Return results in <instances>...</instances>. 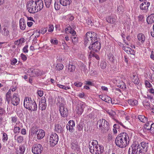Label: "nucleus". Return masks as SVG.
<instances>
[{"mask_svg": "<svg viewBox=\"0 0 154 154\" xmlns=\"http://www.w3.org/2000/svg\"><path fill=\"white\" fill-rule=\"evenodd\" d=\"M97 35L94 32H87L84 38L85 45L90 44L89 48L94 52L98 51L100 48L101 45L100 42L97 39Z\"/></svg>", "mask_w": 154, "mask_h": 154, "instance_id": "1", "label": "nucleus"}, {"mask_svg": "<svg viewBox=\"0 0 154 154\" xmlns=\"http://www.w3.org/2000/svg\"><path fill=\"white\" fill-rule=\"evenodd\" d=\"M129 140L127 134L123 133L118 136L115 140L116 145L121 148L126 147L129 143Z\"/></svg>", "mask_w": 154, "mask_h": 154, "instance_id": "2", "label": "nucleus"}, {"mask_svg": "<svg viewBox=\"0 0 154 154\" xmlns=\"http://www.w3.org/2000/svg\"><path fill=\"white\" fill-rule=\"evenodd\" d=\"M97 127H99V129L103 133L107 132L109 129L108 122L104 119L99 120L97 122Z\"/></svg>", "mask_w": 154, "mask_h": 154, "instance_id": "3", "label": "nucleus"}, {"mask_svg": "<svg viewBox=\"0 0 154 154\" xmlns=\"http://www.w3.org/2000/svg\"><path fill=\"white\" fill-rule=\"evenodd\" d=\"M26 8L29 13L31 14H35L38 11L34 3V1L31 0L28 1L26 4Z\"/></svg>", "mask_w": 154, "mask_h": 154, "instance_id": "4", "label": "nucleus"}, {"mask_svg": "<svg viewBox=\"0 0 154 154\" xmlns=\"http://www.w3.org/2000/svg\"><path fill=\"white\" fill-rule=\"evenodd\" d=\"M43 150V147L42 145L38 143L35 144L32 148V152L35 154H39L41 153Z\"/></svg>", "mask_w": 154, "mask_h": 154, "instance_id": "5", "label": "nucleus"}, {"mask_svg": "<svg viewBox=\"0 0 154 154\" xmlns=\"http://www.w3.org/2000/svg\"><path fill=\"white\" fill-rule=\"evenodd\" d=\"M58 139V137L56 133L51 134L50 137L49 142L50 145L52 146H54L57 143Z\"/></svg>", "mask_w": 154, "mask_h": 154, "instance_id": "6", "label": "nucleus"}, {"mask_svg": "<svg viewBox=\"0 0 154 154\" xmlns=\"http://www.w3.org/2000/svg\"><path fill=\"white\" fill-rule=\"evenodd\" d=\"M59 111L61 116L63 117H66L68 116L67 110L63 104L60 103L59 105Z\"/></svg>", "mask_w": 154, "mask_h": 154, "instance_id": "7", "label": "nucleus"}, {"mask_svg": "<svg viewBox=\"0 0 154 154\" xmlns=\"http://www.w3.org/2000/svg\"><path fill=\"white\" fill-rule=\"evenodd\" d=\"M27 75L31 77L38 76L40 75V70L38 69H29L26 72Z\"/></svg>", "mask_w": 154, "mask_h": 154, "instance_id": "8", "label": "nucleus"}, {"mask_svg": "<svg viewBox=\"0 0 154 154\" xmlns=\"http://www.w3.org/2000/svg\"><path fill=\"white\" fill-rule=\"evenodd\" d=\"M33 100L31 98L28 97H26L24 99L23 105L26 109H29L31 104L33 103Z\"/></svg>", "mask_w": 154, "mask_h": 154, "instance_id": "9", "label": "nucleus"}, {"mask_svg": "<svg viewBox=\"0 0 154 154\" xmlns=\"http://www.w3.org/2000/svg\"><path fill=\"white\" fill-rule=\"evenodd\" d=\"M20 102L19 95L17 93H14L12 97L11 103L14 106L17 105Z\"/></svg>", "mask_w": 154, "mask_h": 154, "instance_id": "10", "label": "nucleus"}, {"mask_svg": "<svg viewBox=\"0 0 154 154\" xmlns=\"http://www.w3.org/2000/svg\"><path fill=\"white\" fill-rule=\"evenodd\" d=\"M46 99L45 97H43L42 98L41 100L39 102V108H40L42 110H45L47 106L46 103Z\"/></svg>", "mask_w": 154, "mask_h": 154, "instance_id": "11", "label": "nucleus"}, {"mask_svg": "<svg viewBox=\"0 0 154 154\" xmlns=\"http://www.w3.org/2000/svg\"><path fill=\"white\" fill-rule=\"evenodd\" d=\"M35 134L37 136V138L38 140L42 139L45 136V132L42 129H40L37 131L35 130Z\"/></svg>", "mask_w": 154, "mask_h": 154, "instance_id": "12", "label": "nucleus"}, {"mask_svg": "<svg viewBox=\"0 0 154 154\" xmlns=\"http://www.w3.org/2000/svg\"><path fill=\"white\" fill-rule=\"evenodd\" d=\"M34 3L38 12L40 11L43 8V3L42 0L35 1Z\"/></svg>", "mask_w": 154, "mask_h": 154, "instance_id": "13", "label": "nucleus"}, {"mask_svg": "<svg viewBox=\"0 0 154 154\" xmlns=\"http://www.w3.org/2000/svg\"><path fill=\"white\" fill-rule=\"evenodd\" d=\"M91 144L92 146H90V145H89L90 151L92 154H94L95 152L94 148L95 147L97 146L98 145V142L97 140H93L91 142Z\"/></svg>", "mask_w": 154, "mask_h": 154, "instance_id": "14", "label": "nucleus"}, {"mask_svg": "<svg viewBox=\"0 0 154 154\" xmlns=\"http://www.w3.org/2000/svg\"><path fill=\"white\" fill-rule=\"evenodd\" d=\"M137 38L140 42L139 45H140V43L143 44L145 42L146 37L145 35L142 33H139L137 35Z\"/></svg>", "mask_w": 154, "mask_h": 154, "instance_id": "15", "label": "nucleus"}, {"mask_svg": "<svg viewBox=\"0 0 154 154\" xmlns=\"http://www.w3.org/2000/svg\"><path fill=\"white\" fill-rule=\"evenodd\" d=\"M71 148L73 150H77L79 149V146L78 145V143L76 140H73L71 141Z\"/></svg>", "mask_w": 154, "mask_h": 154, "instance_id": "16", "label": "nucleus"}, {"mask_svg": "<svg viewBox=\"0 0 154 154\" xmlns=\"http://www.w3.org/2000/svg\"><path fill=\"white\" fill-rule=\"evenodd\" d=\"M94 148L95 149V151H94L95 154H101L103 152V147L100 145L95 147Z\"/></svg>", "mask_w": 154, "mask_h": 154, "instance_id": "17", "label": "nucleus"}, {"mask_svg": "<svg viewBox=\"0 0 154 154\" xmlns=\"http://www.w3.org/2000/svg\"><path fill=\"white\" fill-rule=\"evenodd\" d=\"M99 97L103 101L109 103L112 102L111 98L108 96L105 95H100Z\"/></svg>", "mask_w": 154, "mask_h": 154, "instance_id": "18", "label": "nucleus"}, {"mask_svg": "<svg viewBox=\"0 0 154 154\" xmlns=\"http://www.w3.org/2000/svg\"><path fill=\"white\" fill-rule=\"evenodd\" d=\"M122 48L127 54L133 55H135V52L134 51L131 49L130 47L124 46Z\"/></svg>", "mask_w": 154, "mask_h": 154, "instance_id": "19", "label": "nucleus"}, {"mask_svg": "<svg viewBox=\"0 0 154 154\" xmlns=\"http://www.w3.org/2000/svg\"><path fill=\"white\" fill-rule=\"evenodd\" d=\"M106 20L109 23H113L116 22L115 17L113 16L112 15L108 16L106 17Z\"/></svg>", "mask_w": 154, "mask_h": 154, "instance_id": "20", "label": "nucleus"}, {"mask_svg": "<svg viewBox=\"0 0 154 154\" xmlns=\"http://www.w3.org/2000/svg\"><path fill=\"white\" fill-rule=\"evenodd\" d=\"M150 5L149 2H146L142 3L140 5V8L142 10H146L148 9Z\"/></svg>", "mask_w": 154, "mask_h": 154, "instance_id": "21", "label": "nucleus"}, {"mask_svg": "<svg viewBox=\"0 0 154 154\" xmlns=\"http://www.w3.org/2000/svg\"><path fill=\"white\" fill-rule=\"evenodd\" d=\"M19 147V149L16 152V154H24L26 149L25 146L22 145L20 146Z\"/></svg>", "mask_w": 154, "mask_h": 154, "instance_id": "22", "label": "nucleus"}, {"mask_svg": "<svg viewBox=\"0 0 154 154\" xmlns=\"http://www.w3.org/2000/svg\"><path fill=\"white\" fill-rule=\"evenodd\" d=\"M55 131L59 133H62L63 132V128L59 124H56L55 125Z\"/></svg>", "mask_w": 154, "mask_h": 154, "instance_id": "23", "label": "nucleus"}, {"mask_svg": "<svg viewBox=\"0 0 154 154\" xmlns=\"http://www.w3.org/2000/svg\"><path fill=\"white\" fill-rule=\"evenodd\" d=\"M146 21L148 24H151L154 23V14H152L147 17Z\"/></svg>", "mask_w": 154, "mask_h": 154, "instance_id": "24", "label": "nucleus"}, {"mask_svg": "<svg viewBox=\"0 0 154 154\" xmlns=\"http://www.w3.org/2000/svg\"><path fill=\"white\" fill-rule=\"evenodd\" d=\"M20 29L23 30L25 29L26 27V24L24 20L21 18L20 20Z\"/></svg>", "mask_w": 154, "mask_h": 154, "instance_id": "25", "label": "nucleus"}, {"mask_svg": "<svg viewBox=\"0 0 154 154\" xmlns=\"http://www.w3.org/2000/svg\"><path fill=\"white\" fill-rule=\"evenodd\" d=\"M65 32L66 33L68 34V33H69L72 35H75L76 34V32L71 27H68L66 28L65 29Z\"/></svg>", "mask_w": 154, "mask_h": 154, "instance_id": "26", "label": "nucleus"}, {"mask_svg": "<svg viewBox=\"0 0 154 154\" xmlns=\"http://www.w3.org/2000/svg\"><path fill=\"white\" fill-rule=\"evenodd\" d=\"M140 146V145H139L136 142L134 143L131 145V147L129 148L135 151L136 152L137 150L138 147Z\"/></svg>", "mask_w": 154, "mask_h": 154, "instance_id": "27", "label": "nucleus"}, {"mask_svg": "<svg viewBox=\"0 0 154 154\" xmlns=\"http://www.w3.org/2000/svg\"><path fill=\"white\" fill-rule=\"evenodd\" d=\"M60 3L63 6L69 5L72 2L71 0H60Z\"/></svg>", "mask_w": 154, "mask_h": 154, "instance_id": "28", "label": "nucleus"}, {"mask_svg": "<svg viewBox=\"0 0 154 154\" xmlns=\"http://www.w3.org/2000/svg\"><path fill=\"white\" fill-rule=\"evenodd\" d=\"M33 103L31 104V106L29 110L36 111L37 110V106L36 103L35 102V101L33 100Z\"/></svg>", "mask_w": 154, "mask_h": 154, "instance_id": "29", "label": "nucleus"}, {"mask_svg": "<svg viewBox=\"0 0 154 154\" xmlns=\"http://www.w3.org/2000/svg\"><path fill=\"white\" fill-rule=\"evenodd\" d=\"M143 103L145 108L147 109H149L150 108L151 105L150 102L146 100L144 101L143 102Z\"/></svg>", "mask_w": 154, "mask_h": 154, "instance_id": "30", "label": "nucleus"}, {"mask_svg": "<svg viewBox=\"0 0 154 154\" xmlns=\"http://www.w3.org/2000/svg\"><path fill=\"white\" fill-rule=\"evenodd\" d=\"M138 118L141 122L143 123H145L148 121L147 118L143 115H139L138 116Z\"/></svg>", "mask_w": 154, "mask_h": 154, "instance_id": "31", "label": "nucleus"}, {"mask_svg": "<svg viewBox=\"0 0 154 154\" xmlns=\"http://www.w3.org/2000/svg\"><path fill=\"white\" fill-rule=\"evenodd\" d=\"M132 81L136 84H138L140 82V80L137 76L136 75H133L132 77Z\"/></svg>", "mask_w": 154, "mask_h": 154, "instance_id": "32", "label": "nucleus"}, {"mask_svg": "<svg viewBox=\"0 0 154 154\" xmlns=\"http://www.w3.org/2000/svg\"><path fill=\"white\" fill-rule=\"evenodd\" d=\"M57 85L59 88L65 90L71 89L70 87L68 85H67V84H66V85H64L60 84H57Z\"/></svg>", "mask_w": 154, "mask_h": 154, "instance_id": "33", "label": "nucleus"}, {"mask_svg": "<svg viewBox=\"0 0 154 154\" xmlns=\"http://www.w3.org/2000/svg\"><path fill=\"white\" fill-rule=\"evenodd\" d=\"M11 89H10L9 91L7 93L6 95V100L7 101L8 103H9L11 97Z\"/></svg>", "mask_w": 154, "mask_h": 154, "instance_id": "34", "label": "nucleus"}, {"mask_svg": "<svg viewBox=\"0 0 154 154\" xmlns=\"http://www.w3.org/2000/svg\"><path fill=\"white\" fill-rule=\"evenodd\" d=\"M75 67L74 65L69 64L68 66V71L69 72H73L75 71Z\"/></svg>", "mask_w": 154, "mask_h": 154, "instance_id": "35", "label": "nucleus"}, {"mask_svg": "<svg viewBox=\"0 0 154 154\" xmlns=\"http://www.w3.org/2000/svg\"><path fill=\"white\" fill-rule=\"evenodd\" d=\"M128 103L130 105L132 106H135L137 104L138 101L136 100H129Z\"/></svg>", "mask_w": 154, "mask_h": 154, "instance_id": "36", "label": "nucleus"}, {"mask_svg": "<svg viewBox=\"0 0 154 154\" xmlns=\"http://www.w3.org/2000/svg\"><path fill=\"white\" fill-rule=\"evenodd\" d=\"M84 124L82 122H80L77 126V128L79 131H82L84 126Z\"/></svg>", "mask_w": 154, "mask_h": 154, "instance_id": "37", "label": "nucleus"}, {"mask_svg": "<svg viewBox=\"0 0 154 154\" xmlns=\"http://www.w3.org/2000/svg\"><path fill=\"white\" fill-rule=\"evenodd\" d=\"M81 69L82 72H83L85 73H87L88 72V70L87 67L84 64H82L81 66Z\"/></svg>", "mask_w": 154, "mask_h": 154, "instance_id": "38", "label": "nucleus"}, {"mask_svg": "<svg viewBox=\"0 0 154 154\" xmlns=\"http://www.w3.org/2000/svg\"><path fill=\"white\" fill-rule=\"evenodd\" d=\"M24 39L23 38H21L20 39L15 41L14 42V44L15 45H19L20 44L24 42Z\"/></svg>", "mask_w": 154, "mask_h": 154, "instance_id": "39", "label": "nucleus"}, {"mask_svg": "<svg viewBox=\"0 0 154 154\" xmlns=\"http://www.w3.org/2000/svg\"><path fill=\"white\" fill-rule=\"evenodd\" d=\"M6 123V121L2 117L0 116V126L2 127L5 126Z\"/></svg>", "mask_w": 154, "mask_h": 154, "instance_id": "40", "label": "nucleus"}, {"mask_svg": "<svg viewBox=\"0 0 154 154\" xmlns=\"http://www.w3.org/2000/svg\"><path fill=\"white\" fill-rule=\"evenodd\" d=\"M118 86L123 90H125L126 88V85L125 83L122 81H120V83L119 84Z\"/></svg>", "mask_w": 154, "mask_h": 154, "instance_id": "41", "label": "nucleus"}, {"mask_svg": "<svg viewBox=\"0 0 154 154\" xmlns=\"http://www.w3.org/2000/svg\"><path fill=\"white\" fill-rule=\"evenodd\" d=\"M72 35V36L71 38L73 43L74 44L78 42V38L76 34L75 35Z\"/></svg>", "mask_w": 154, "mask_h": 154, "instance_id": "42", "label": "nucleus"}, {"mask_svg": "<svg viewBox=\"0 0 154 154\" xmlns=\"http://www.w3.org/2000/svg\"><path fill=\"white\" fill-rule=\"evenodd\" d=\"M63 65L61 63H59L57 64L56 67V69L58 70H62L63 68Z\"/></svg>", "mask_w": 154, "mask_h": 154, "instance_id": "43", "label": "nucleus"}, {"mask_svg": "<svg viewBox=\"0 0 154 154\" xmlns=\"http://www.w3.org/2000/svg\"><path fill=\"white\" fill-rule=\"evenodd\" d=\"M76 110L77 113L79 115H81L84 111L80 108L78 105L77 106Z\"/></svg>", "mask_w": 154, "mask_h": 154, "instance_id": "44", "label": "nucleus"}, {"mask_svg": "<svg viewBox=\"0 0 154 154\" xmlns=\"http://www.w3.org/2000/svg\"><path fill=\"white\" fill-rule=\"evenodd\" d=\"M2 34L5 36H8L9 35V32L5 28H4L3 30L2 31Z\"/></svg>", "mask_w": 154, "mask_h": 154, "instance_id": "45", "label": "nucleus"}, {"mask_svg": "<svg viewBox=\"0 0 154 154\" xmlns=\"http://www.w3.org/2000/svg\"><path fill=\"white\" fill-rule=\"evenodd\" d=\"M108 58L110 61L112 62H114L115 60L114 57L112 54H109Z\"/></svg>", "mask_w": 154, "mask_h": 154, "instance_id": "46", "label": "nucleus"}, {"mask_svg": "<svg viewBox=\"0 0 154 154\" xmlns=\"http://www.w3.org/2000/svg\"><path fill=\"white\" fill-rule=\"evenodd\" d=\"M52 0H44L45 5L47 8H49L51 3Z\"/></svg>", "mask_w": 154, "mask_h": 154, "instance_id": "47", "label": "nucleus"}, {"mask_svg": "<svg viewBox=\"0 0 154 154\" xmlns=\"http://www.w3.org/2000/svg\"><path fill=\"white\" fill-rule=\"evenodd\" d=\"M67 125L72 127H74L75 126V123L73 120H70L69 121Z\"/></svg>", "mask_w": 154, "mask_h": 154, "instance_id": "48", "label": "nucleus"}, {"mask_svg": "<svg viewBox=\"0 0 154 154\" xmlns=\"http://www.w3.org/2000/svg\"><path fill=\"white\" fill-rule=\"evenodd\" d=\"M2 141L4 142H5L8 139V135L5 133H3L2 136Z\"/></svg>", "mask_w": 154, "mask_h": 154, "instance_id": "49", "label": "nucleus"}, {"mask_svg": "<svg viewBox=\"0 0 154 154\" xmlns=\"http://www.w3.org/2000/svg\"><path fill=\"white\" fill-rule=\"evenodd\" d=\"M51 43L52 45H57L58 43V41L56 38L53 39L51 38L50 40Z\"/></svg>", "mask_w": 154, "mask_h": 154, "instance_id": "50", "label": "nucleus"}, {"mask_svg": "<svg viewBox=\"0 0 154 154\" xmlns=\"http://www.w3.org/2000/svg\"><path fill=\"white\" fill-rule=\"evenodd\" d=\"M78 105L79 106L80 108L84 110V108L86 106L85 104L83 102H81L78 104Z\"/></svg>", "mask_w": 154, "mask_h": 154, "instance_id": "51", "label": "nucleus"}, {"mask_svg": "<svg viewBox=\"0 0 154 154\" xmlns=\"http://www.w3.org/2000/svg\"><path fill=\"white\" fill-rule=\"evenodd\" d=\"M95 57L97 60H99L100 59L99 57L96 54H91L89 55V58Z\"/></svg>", "mask_w": 154, "mask_h": 154, "instance_id": "52", "label": "nucleus"}, {"mask_svg": "<svg viewBox=\"0 0 154 154\" xmlns=\"http://www.w3.org/2000/svg\"><path fill=\"white\" fill-rule=\"evenodd\" d=\"M106 62L103 61L100 64L101 68L102 69H105L106 67Z\"/></svg>", "mask_w": 154, "mask_h": 154, "instance_id": "53", "label": "nucleus"}, {"mask_svg": "<svg viewBox=\"0 0 154 154\" xmlns=\"http://www.w3.org/2000/svg\"><path fill=\"white\" fill-rule=\"evenodd\" d=\"M152 123V121H149L146 124H145L144 127L147 130H148V128H150V125Z\"/></svg>", "mask_w": 154, "mask_h": 154, "instance_id": "54", "label": "nucleus"}, {"mask_svg": "<svg viewBox=\"0 0 154 154\" xmlns=\"http://www.w3.org/2000/svg\"><path fill=\"white\" fill-rule=\"evenodd\" d=\"M145 84L146 87L149 88H150L152 87L151 83L147 80L145 81Z\"/></svg>", "mask_w": 154, "mask_h": 154, "instance_id": "55", "label": "nucleus"}, {"mask_svg": "<svg viewBox=\"0 0 154 154\" xmlns=\"http://www.w3.org/2000/svg\"><path fill=\"white\" fill-rule=\"evenodd\" d=\"M40 33V31H38V30H36L35 31H34V33L33 35H34V34L35 35V38H37L39 36Z\"/></svg>", "mask_w": 154, "mask_h": 154, "instance_id": "56", "label": "nucleus"}, {"mask_svg": "<svg viewBox=\"0 0 154 154\" xmlns=\"http://www.w3.org/2000/svg\"><path fill=\"white\" fill-rule=\"evenodd\" d=\"M20 128L19 127H15L14 129V132L15 133H19Z\"/></svg>", "mask_w": 154, "mask_h": 154, "instance_id": "57", "label": "nucleus"}, {"mask_svg": "<svg viewBox=\"0 0 154 154\" xmlns=\"http://www.w3.org/2000/svg\"><path fill=\"white\" fill-rule=\"evenodd\" d=\"M23 140V137L21 136H19L17 138V142L19 143H21Z\"/></svg>", "mask_w": 154, "mask_h": 154, "instance_id": "58", "label": "nucleus"}, {"mask_svg": "<svg viewBox=\"0 0 154 154\" xmlns=\"http://www.w3.org/2000/svg\"><path fill=\"white\" fill-rule=\"evenodd\" d=\"M146 98L150 100L151 101H154L153 96L150 94H148L147 95Z\"/></svg>", "mask_w": 154, "mask_h": 154, "instance_id": "59", "label": "nucleus"}, {"mask_svg": "<svg viewBox=\"0 0 154 154\" xmlns=\"http://www.w3.org/2000/svg\"><path fill=\"white\" fill-rule=\"evenodd\" d=\"M108 113L111 116H113L115 115V112L112 110H108L107 111Z\"/></svg>", "mask_w": 154, "mask_h": 154, "instance_id": "60", "label": "nucleus"}, {"mask_svg": "<svg viewBox=\"0 0 154 154\" xmlns=\"http://www.w3.org/2000/svg\"><path fill=\"white\" fill-rule=\"evenodd\" d=\"M28 45H26L23 48V51L24 53H27L28 52Z\"/></svg>", "mask_w": 154, "mask_h": 154, "instance_id": "61", "label": "nucleus"}, {"mask_svg": "<svg viewBox=\"0 0 154 154\" xmlns=\"http://www.w3.org/2000/svg\"><path fill=\"white\" fill-rule=\"evenodd\" d=\"M47 28H44L41 29V30L39 31L40 33L42 34H45L47 31Z\"/></svg>", "mask_w": 154, "mask_h": 154, "instance_id": "62", "label": "nucleus"}, {"mask_svg": "<svg viewBox=\"0 0 154 154\" xmlns=\"http://www.w3.org/2000/svg\"><path fill=\"white\" fill-rule=\"evenodd\" d=\"M148 130H150L152 131V132L154 131V123H151V124L150 125V128H148Z\"/></svg>", "mask_w": 154, "mask_h": 154, "instance_id": "63", "label": "nucleus"}, {"mask_svg": "<svg viewBox=\"0 0 154 154\" xmlns=\"http://www.w3.org/2000/svg\"><path fill=\"white\" fill-rule=\"evenodd\" d=\"M148 91L149 92L152 94L154 96V89L152 87L149 88L148 90Z\"/></svg>", "mask_w": 154, "mask_h": 154, "instance_id": "64", "label": "nucleus"}]
</instances>
